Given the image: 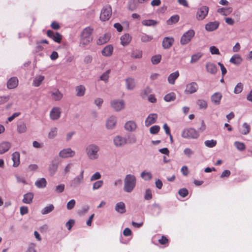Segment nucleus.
I'll return each mask as SVG.
<instances>
[{"mask_svg":"<svg viewBox=\"0 0 252 252\" xmlns=\"http://www.w3.org/2000/svg\"><path fill=\"white\" fill-rule=\"evenodd\" d=\"M196 104L199 106L200 109H206L207 107V102L203 99L197 100Z\"/></svg>","mask_w":252,"mask_h":252,"instance_id":"8fccbe9b","label":"nucleus"},{"mask_svg":"<svg viewBox=\"0 0 252 252\" xmlns=\"http://www.w3.org/2000/svg\"><path fill=\"white\" fill-rule=\"evenodd\" d=\"M124 182V190L127 193L132 192L136 184L135 176L132 174H127L126 176Z\"/></svg>","mask_w":252,"mask_h":252,"instance_id":"f03ea898","label":"nucleus"},{"mask_svg":"<svg viewBox=\"0 0 252 252\" xmlns=\"http://www.w3.org/2000/svg\"><path fill=\"white\" fill-rule=\"evenodd\" d=\"M27 127L26 123L21 122L17 125V131L19 133H25L27 131Z\"/></svg>","mask_w":252,"mask_h":252,"instance_id":"4c0bfd02","label":"nucleus"},{"mask_svg":"<svg viewBox=\"0 0 252 252\" xmlns=\"http://www.w3.org/2000/svg\"><path fill=\"white\" fill-rule=\"evenodd\" d=\"M179 76L178 71L171 73L168 77V81L170 84H174L175 80L178 78Z\"/></svg>","mask_w":252,"mask_h":252,"instance_id":"72a5a7b5","label":"nucleus"},{"mask_svg":"<svg viewBox=\"0 0 252 252\" xmlns=\"http://www.w3.org/2000/svg\"><path fill=\"white\" fill-rule=\"evenodd\" d=\"M161 59V56L160 55H157L152 57L151 59V62L153 64H157L158 63Z\"/></svg>","mask_w":252,"mask_h":252,"instance_id":"5fc2aeb1","label":"nucleus"},{"mask_svg":"<svg viewBox=\"0 0 252 252\" xmlns=\"http://www.w3.org/2000/svg\"><path fill=\"white\" fill-rule=\"evenodd\" d=\"M101 177V175L99 172H96L91 177L90 180L91 181L99 180Z\"/></svg>","mask_w":252,"mask_h":252,"instance_id":"338daca9","label":"nucleus"},{"mask_svg":"<svg viewBox=\"0 0 252 252\" xmlns=\"http://www.w3.org/2000/svg\"><path fill=\"white\" fill-rule=\"evenodd\" d=\"M182 137L187 139H196L199 137V133L193 128H188L183 130Z\"/></svg>","mask_w":252,"mask_h":252,"instance_id":"20e7f679","label":"nucleus"},{"mask_svg":"<svg viewBox=\"0 0 252 252\" xmlns=\"http://www.w3.org/2000/svg\"><path fill=\"white\" fill-rule=\"evenodd\" d=\"M205 145L209 148H213L217 144V141L215 140H206L204 142Z\"/></svg>","mask_w":252,"mask_h":252,"instance_id":"864d4df0","label":"nucleus"},{"mask_svg":"<svg viewBox=\"0 0 252 252\" xmlns=\"http://www.w3.org/2000/svg\"><path fill=\"white\" fill-rule=\"evenodd\" d=\"M222 98V95L220 93L217 92L214 93L211 97V101L216 105H220V100Z\"/></svg>","mask_w":252,"mask_h":252,"instance_id":"b1692460","label":"nucleus"},{"mask_svg":"<svg viewBox=\"0 0 252 252\" xmlns=\"http://www.w3.org/2000/svg\"><path fill=\"white\" fill-rule=\"evenodd\" d=\"M103 184V181L102 180H99L93 184V189L96 190L102 187Z\"/></svg>","mask_w":252,"mask_h":252,"instance_id":"13d9d810","label":"nucleus"},{"mask_svg":"<svg viewBox=\"0 0 252 252\" xmlns=\"http://www.w3.org/2000/svg\"><path fill=\"white\" fill-rule=\"evenodd\" d=\"M33 197L34 194L32 192H28L24 195L22 201L24 203L30 204L32 202Z\"/></svg>","mask_w":252,"mask_h":252,"instance_id":"393cba45","label":"nucleus"},{"mask_svg":"<svg viewBox=\"0 0 252 252\" xmlns=\"http://www.w3.org/2000/svg\"><path fill=\"white\" fill-rule=\"evenodd\" d=\"M205 67L207 72L210 74H215L218 71L216 65L211 62L207 63Z\"/></svg>","mask_w":252,"mask_h":252,"instance_id":"a211bd4d","label":"nucleus"},{"mask_svg":"<svg viewBox=\"0 0 252 252\" xmlns=\"http://www.w3.org/2000/svg\"><path fill=\"white\" fill-rule=\"evenodd\" d=\"M47 185V181L45 178H41L37 179L35 182L36 187L39 189L45 188Z\"/></svg>","mask_w":252,"mask_h":252,"instance_id":"c9c22d12","label":"nucleus"},{"mask_svg":"<svg viewBox=\"0 0 252 252\" xmlns=\"http://www.w3.org/2000/svg\"><path fill=\"white\" fill-rule=\"evenodd\" d=\"M18 84V80L15 77H11L7 82V86L9 89L15 88Z\"/></svg>","mask_w":252,"mask_h":252,"instance_id":"bb28decb","label":"nucleus"},{"mask_svg":"<svg viewBox=\"0 0 252 252\" xmlns=\"http://www.w3.org/2000/svg\"><path fill=\"white\" fill-rule=\"evenodd\" d=\"M140 39L142 42L146 43L151 41L153 39V36L146 33H142L140 35Z\"/></svg>","mask_w":252,"mask_h":252,"instance_id":"de8ad7c7","label":"nucleus"},{"mask_svg":"<svg viewBox=\"0 0 252 252\" xmlns=\"http://www.w3.org/2000/svg\"><path fill=\"white\" fill-rule=\"evenodd\" d=\"M152 191L149 189H148L145 191L144 198L146 200H150L151 199H152Z\"/></svg>","mask_w":252,"mask_h":252,"instance_id":"69168bd1","label":"nucleus"},{"mask_svg":"<svg viewBox=\"0 0 252 252\" xmlns=\"http://www.w3.org/2000/svg\"><path fill=\"white\" fill-rule=\"evenodd\" d=\"M115 210L118 213L120 214H124L126 212V205L123 202H119L115 205Z\"/></svg>","mask_w":252,"mask_h":252,"instance_id":"2f4dec72","label":"nucleus"},{"mask_svg":"<svg viewBox=\"0 0 252 252\" xmlns=\"http://www.w3.org/2000/svg\"><path fill=\"white\" fill-rule=\"evenodd\" d=\"M195 35L194 30L190 29L185 32L181 36L180 43L183 45L188 44Z\"/></svg>","mask_w":252,"mask_h":252,"instance_id":"39448f33","label":"nucleus"},{"mask_svg":"<svg viewBox=\"0 0 252 252\" xmlns=\"http://www.w3.org/2000/svg\"><path fill=\"white\" fill-rule=\"evenodd\" d=\"M117 117L114 116H111L109 117L106 122V127L108 129H114L117 123Z\"/></svg>","mask_w":252,"mask_h":252,"instance_id":"ddd939ff","label":"nucleus"},{"mask_svg":"<svg viewBox=\"0 0 252 252\" xmlns=\"http://www.w3.org/2000/svg\"><path fill=\"white\" fill-rule=\"evenodd\" d=\"M110 73V70H108L105 72H104L100 77V79L101 80L104 81L105 82H107L108 80V78L109 77V74Z\"/></svg>","mask_w":252,"mask_h":252,"instance_id":"603ef678","label":"nucleus"},{"mask_svg":"<svg viewBox=\"0 0 252 252\" xmlns=\"http://www.w3.org/2000/svg\"><path fill=\"white\" fill-rule=\"evenodd\" d=\"M125 129L128 132L134 131L137 128V125L133 121H129L126 123L125 125Z\"/></svg>","mask_w":252,"mask_h":252,"instance_id":"6ab92c4d","label":"nucleus"},{"mask_svg":"<svg viewBox=\"0 0 252 252\" xmlns=\"http://www.w3.org/2000/svg\"><path fill=\"white\" fill-rule=\"evenodd\" d=\"M219 24L220 23L218 21L209 22L205 25V28L206 31L212 32L216 30L218 28Z\"/></svg>","mask_w":252,"mask_h":252,"instance_id":"412c9836","label":"nucleus"},{"mask_svg":"<svg viewBox=\"0 0 252 252\" xmlns=\"http://www.w3.org/2000/svg\"><path fill=\"white\" fill-rule=\"evenodd\" d=\"M159 126L158 125H155L150 128V132L152 134H156L159 132Z\"/></svg>","mask_w":252,"mask_h":252,"instance_id":"4d7b16f0","label":"nucleus"},{"mask_svg":"<svg viewBox=\"0 0 252 252\" xmlns=\"http://www.w3.org/2000/svg\"><path fill=\"white\" fill-rule=\"evenodd\" d=\"M230 63L236 65H239L243 62V59L239 54H234L229 60Z\"/></svg>","mask_w":252,"mask_h":252,"instance_id":"5701e85b","label":"nucleus"},{"mask_svg":"<svg viewBox=\"0 0 252 252\" xmlns=\"http://www.w3.org/2000/svg\"><path fill=\"white\" fill-rule=\"evenodd\" d=\"M58 132V129L57 127H52L50 129V130L48 133V138H49V139L54 138L55 137H56L57 136Z\"/></svg>","mask_w":252,"mask_h":252,"instance_id":"ea45409f","label":"nucleus"},{"mask_svg":"<svg viewBox=\"0 0 252 252\" xmlns=\"http://www.w3.org/2000/svg\"><path fill=\"white\" fill-rule=\"evenodd\" d=\"M86 90V88L84 85H80L76 86L75 92L76 96L78 97L83 96L85 94Z\"/></svg>","mask_w":252,"mask_h":252,"instance_id":"cd10ccee","label":"nucleus"},{"mask_svg":"<svg viewBox=\"0 0 252 252\" xmlns=\"http://www.w3.org/2000/svg\"><path fill=\"white\" fill-rule=\"evenodd\" d=\"M209 50H210V53L212 55H220V52L219 51V50L216 46H211L210 47Z\"/></svg>","mask_w":252,"mask_h":252,"instance_id":"e2e57ef3","label":"nucleus"},{"mask_svg":"<svg viewBox=\"0 0 252 252\" xmlns=\"http://www.w3.org/2000/svg\"><path fill=\"white\" fill-rule=\"evenodd\" d=\"M11 144L9 142L4 141L0 143V154L7 152L11 148Z\"/></svg>","mask_w":252,"mask_h":252,"instance_id":"aec40b11","label":"nucleus"},{"mask_svg":"<svg viewBox=\"0 0 252 252\" xmlns=\"http://www.w3.org/2000/svg\"><path fill=\"white\" fill-rule=\"evenodd\" d=\"M58 169V163L52 161L49 167V172L51 176H54Z\"/></svg>","mask_w":252,"mask_h":252,"instance_id":"7c9ffc66","label":"nucleus"},{"mask_svg":"<svg viewBox=\"0 0 252 252\" xmlns=\"http://www.w3.org/2000/svg\"><path fill=\"white\" fill-rule=\"evenodd\" d=\"M142 54L141 50L136 49L132 52L131 57L134 59H141L142 57Z\"/></svg>","mask_w":252,"mask_h":252,"instance_id":"79ce46f5","label":"nucleus"},{"mask_svg":"<svg viewBox=\"0 0 252 252\" xmlns=\"http://www.w3.org/2000/svg\"><path fill=\"white\" fill-rule=\"evenodd\" d=\"M184 154L186 155L188 158H190V157L194 154V151H193L191 149L187 148H185L184 150Z\"/></svg>","mask_w":252,"mask_h":252,"instance_id":"680f3d73","label":"nucleus"},{"mask_svg":"<svg viewBox=\"0 0 252 252\" xmlns=\"http://www.w3.org/2000/svg\"><path fill=\"white\" fill-rule=\"evenodd\" d=\"M75 152L70 148H67L60 151L59 153V156L63 158H67L73 157L75 156Z\"/></svg>","mask_w":252,"mask_h":252,"instance_id":"6e6552de","label":"nucleus"},{"mask_svg":"<svg viewBox=\"0 0 252 252\" xmlns=\"http://www.w3.org/2000/svg\"><path fill=\"white\" fill-rule=\"evenodd\" d=\"M243 89V85L241 83H238L235 87L234 93L238 94L242 92Z\"/></svg>","mask_w":252,"mask_h":252,"instance_id":"6e6d98bb","label":"nucleus"},{"mask_svg":"<svg viewBox=\"0 0 252 252\" xmlns=\"http://www.w3.org/2000/svg\"><path fill=\"white\" fill-rule=\"evenodd\" d=\"M234 145L237 148V149L240 151H243L245 149V144L242 142H235Z\"/></svg>","mask_w":252,"mask_h":252,"instance_id":"052dcab7","label":"nucleus"},{"mask_svg":"<svg viewBox=\"0 0 252 252\" xmlns=\"http://www.w3.org/2000/svg\"><path fill=\"white\" fill-rule=\"evenodd\" d=\"M250 126L247 123H245L242 126V127L240 130V132L244 135L248 134L250 131Z\"/></svg>","mask_w":252,"mask_h":252,"instance_id":"58836bf2","label":"nucleus"},{"mask_svg":"<svg viewBox=\"0 0 252 252\" xmlns=\"http://www.w3.org/2000/svg\"><path fill=\"white\" fill-rule=\"evenodd\" d=\"M103 102V99L100 97L96 98L94 100V103L95 105L97 106L98 108H100L101 107Z\"/></svg>","mask_w":252,"mask_h":252,"instance_id":"774afa93","label":"nucleus"},{"mask_svg":"<svg viewBox=\"0 0 252 252\" xmlns=\"http://www.w3.org/2000/svg\"><path fill=\"white\" fill-rule=\"evenodd\" d=\"M61 114V110L59 107H54L50 112V118L53 120H56L60 118Z\"/></svg>","mask_w":252,"mask_h":252,"instance_id":"dca6fc26","label":"nucleus"},{"mask_svg":"<svg viewBox=\"0 0 252 252\" xmlns=\"http://www.w3.org/2000/svg\"><path fill=\"white\" fill-rule=\"evenodd\" d=\"M65 185L63 184L57 185L55 188V192L56 193H62L63 191Z\"/></svg>","mask_w":252,"mask_h":252,"instance_id":"bf43d9fd","label":"nucleus"},{"mask_svg":"<svg viewBox=\"0 0 252 252\" xmlns=\"http://www.w3.org/2000/svg\"><path fill=\"white\" fill-rule=\"evenodd\" d=\"M209 8L206 6L201 7L197 11L196 19L198 20H203L207 15Z\"/></svg>","mask_w":252,"mask_h":252,"instance_id":"9d476101","label":"nucleus"},{"mask_svg":"<svg viewBox=\"0 0 252 252\" xmlns=\"http://www.w3.org/2000/svg\"><path fill=\"white\" fill-rule=\"evenodd\" d=\"M54 209V206L53 204L45 207L41 211L42 215H46L51 212Z\"/></svg>","mask_w":252,"mask_h":252,"instance_id":"c03bdc74","label":"nucleus"},{"mask_svg":"<svg viewBox=\"0 0 252 252\" xmlns=\"http://www.w3.org/2000/svg\"><path fill=\"white\" fill-rule=\"evenodd\" d=\"M44 79L43 75H38L34 78L32 82V86L37 87L39 86Z\"/></svg>","mask_w":252,"mask_h":252,"instance_id":"f704fd0d","label":"nucleus"},{"mask_svg":"<svg viewBox=\"0 0 252 252\" xmlns=\"http://www.w3.org/2000/svg\"><path fill=\"white\" fill-rule=\"evenodd\" d=\"M218 12L223 16L229 15L232 11L231 7H222L219 8L217 10Z\"/></svg>","mask_w":252,"mask_h":252,"instance_id":"e433bc0d","label":"nucleus"},{"mask_svg":"<svg viewBox=\"0 0 252 252\" xmlns=\"http://www.w3.org/2000/svg\"><path fill=\"white\" fill-rule=\"evenodd\" d=\"M121 43L125 46L127 45L131 40V36L128 33H126L121 37Z\"/></svg>","mask_w":252,"mask_h":252,"instance_id":"c85d7f7f","label":"nucleus"},{"mask_svg":"<svg viewBox=\"0 0 252 252\" xmlns=\"http://www.w3.org/2000/svg\"><path fill=\"white\" fill-rule=\"evenodd\" d=\"M112 8L110 5L104 6L101 10L100 19L102 21L108 20L112 15Z\"/></svg>","mask_w":252,"mask_h":252,"instance_id":"423d86ee","label":"nucleus"},{"mask_svg":"<svg viewBox=\"0 0 252 252\" xmlns=\"http://www.w3.org/2000/svg\"><path fill=\"white\" fill-rule=\"evenodd\" d=\"M198 88V86L196 82H191L186 85L185 92L186 94H192L195 93Z\"/></svg>","mask_w":252,"mask_h":252,"instance_id":"9b49d317","label":"nucleus"},{"mask_svg":"<svg viewBox=\"0 0 252 252\" xmlns=\"http://www.w3.org/2000/svg\"><path fill=\"white\" fill-rule=\"evenodd\" d=\"M126 88L128 90H132L134 89L136 83L135 79L133 78L129 77L125 80Z\"/></svg>","mask_w":252,"mask_h":252,"instance_id":"4be33fe9","label":"nucleus"},{"mask_svg":"<svg viewBox=\"0 0 252 252\" xmlns=\"http://www.w3.org/2000/svg\"><path fill=\"white\" fill-rule=\"evenodd\" d=\"M49 94L51 95V99L54 101H60L63 97V94L58 89L50 91Z\"/></svg>","mask_w":252,"mask_h":252,"instance_id":"4468645a","label":"nucleus"},{"mask_svg":"<svg viewBox=\"0 0 252 252\" xmlns=\"http://www.w3.org/2000/svg\"><path fill=\"white\" fill-rule=\"evenodd\" d=\"M93 31V29L90 27H87L83 30L81 35L80 44L85 46L92 41V33Z\"/></svg>","mask_w":252,"mask_h":252,"instance_id":"7ed1b4c3","label":"nucleus"},{"mask_svg":"<svg viewBox=\"0 0 252 252\" xmlns=\"http://www.w3.org/2000/svg\"><path fill=\"white\" fill-rule=\"evenodd\" d=\"M179 16L178 15L172 16L166 22L167 25H171L178 22Z\"/></svg>","mask_w":252,"mask_h":252,"instance_id":"a18cd8bd","label":"nucleus"},{"mask_svg":"<svg viewBox=\"0 0 252 252\" xmlns=\"http://www.w3.org/2000/svg\"><path fill=\"white\" fill-rule=\"evenodd\" d=\"M84 170L81 171L80 174L73 178L70 182V186L76 188L84 183Z\"/></svg>","mask_w":252,"mask_h":252,"instance_id":"1a4fd4ad","label":"nucleus"},{"mask_svg":"<svg viewBox=\"0 0 252 252\" xmlns=\"http://www.w3.org/2000/svg\"><path fill=\"white\" fill-rule=\"evenodd\" d=\"M158 115L156 113H151L149 114L145 121V125L146 126H149L155 123L158 119Z\"/></svg>","mask_w":252,"mask_h":252,"instance_id":"2eb2a0df","label":"nucleus"},{"mask_svg":"<svg viewBox=\"0 0 252 252\" xmlns=\"http://www.w3.org/2000/svg\"><path fill=\"white\" fill-rule=\"evenodd\" d=\"M152 90L149 87H146L141 92L140 95L143 98H145L149 94L151 93Z\"/></svg>","mask_w":252,"mask_h":252,"instance_id":"3c124183","label":"nucleus"},{"mask_svg":"<svg viewBox=\"0 0 252 252\" xmlns=\"http://www.w3.org/2000/svg\"><path fill=\"white\" fill-rule=\"evenodd\" d=\"M110 38V34L106 33L100 36L97 41L98 45H102L107 43Z\"/></svg>","mask_w":252,"mask_h":252,"instance_id":"473e14b6","label":"nucleus"},{"mask_svg":"<svg viewBox=\"0 0 252 252\" xmlns=\"http://www.w3.org/2000/svg\"><path fill=\"white\" fill-rule=\"evenodd\" d=\"M141 177L145 181H149L152 178V174L150 172L144 171L141 172Z\"/></svg>","mask_w":252,"mask_h":252,"instance_id":"49530a36","label":"nucleus"},{"mask_svg":"<svg viewBox=\"0 0 252 252\" xmlns=\"http://www.w3.org/2000/svg\"><path fill=\"white\" fill-rule=\"evenodd\" d=\"M52 38L54 41L60 43L62 40V36L59 33L56 32Z\"/></svg>","mask_w":252,"mask_h":252,"instance_id":"0e129e2a","label":"nucleus"},{"mask_svg":"<svg viewBox=\"0 0 252 252\" xmlns=\"http://www.w3.org/2000/svg\"><path fill=\"white\" fill-rule=\"evenodd\" d=\"M202 56V54L199 52L192 55L191 57L190 63L192 64L196 63L200 60Z\"/></svg>","mask_w":252,"mask_h":252,"instance_id":"a19ab883","label":"nucleus"},{"mask_svg":"<svg viewBox=\"0 0 252 252\" xmlns=\"http://www.w3.org/2000/svg\"><path fill=\"white\" fill-rule=\"evenodd\" d=\"M12 160L13 162V166L17 167L20 164V153L18 152H15L12 155Z\"/></svg>","mask_w":252,"mask_h":252,"instance_id":"c756f323","label":"nucleus"},{"mask_svg":"<svg viewBox=\"0 0 252 252\" xmlns=\"http://www.w3.org/2000/svg\"><path fill=\"white\" fill-rule=\"evenodd\" d=\"M100 148L98 145L90 143L84 147V153L86 157L90 160H95L100 157Z\"/></svg>","mask_w":252,"mask_h":252,"instance_id":"f257e3e1","label":"nucleus"},{"mask_svg":"<svg viewBox=\"0 0 252 252\" xmlns=\"http://www.w3.org/2000/svg\"><path fill=\"white\" fill-rule=\"evenodd\" d=\"M113 142L115 146L117 147H121L125 146L127 141L125 137L117 135L114 138Z\"/></svg>","mask_w":252,"mask_h":252,"instance_id":"f8f14e48","label":"nucleus"},{"mask_svg":"<svg viewBox=\"0 0 252 252\" xmlns=\"http://www.w3.org/2000/svg\"><path fill=\"white\" fill-rule=\"evenodd\" d=\"M113 52V47L111 45H108L101 51V54L104 56L110 57L112 55Z\"/></svg>","mask_w":252,"mask_h":252,"instance_id":"a878e982","label":"nucleus"},{"mask_svg":"<svg viewBox=\"0 0 252 252\" xmlns=\"http://www.w3.org/2000/svg\"><path fill=\"white\" fill-rule=\"evenodd\" d=\"M176 95L174 93H170L166 94L164 97V99L166 102H170L175 99Z\"/></svg>","mask_w":252,"mask_h":252,"instance_id":"09e8293b","label":"nucleus"},{"mask_svg":"<svg viewBox=\"0 0 252 252\" xmlns=\"http://www.w3.org/2000/svg\"><path fill=\"white\" fill-rule=\"evenodd\" d=\"M142 24L145 26H155L158 24V22L154 20H144L142 21Z\"/></svg>","mask_w":252,"mask_h":252,"instance_id":"37998d69","label":"nucleus"},{"mask_svg":"<svg viewBox=\"0 0 252 252\" xmlns=\"http://www.w3.org/2000/svg\"><path fill=\"white\" fill-rule=\"evenodd\" d=\"M110 104L112 109L116 112L121 111L125 107V102L123 99H114L111 101Z\"/></svg>","mask_w":252,"mask_h":252,"instance_id":"0eeeda50","label":"nucleus"},{"mask_svg":"<svg viewBox=\"0 0 252 252\" xmlns=\"http://www.w3.org/2000/svg\"><path fill=\"white\" fill-rule=\"evenodd\" d=\"M174 42V39L172 37H165L163 38L162 45L164 49H167L170 48Z\"/></svg>","mask_w":252,"mask_h":252,"instance_id":"f3484780","label":"nucleus"}]
</instances>
